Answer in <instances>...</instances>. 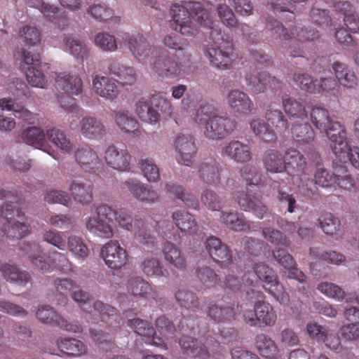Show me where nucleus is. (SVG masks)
Masks as SVG:
<instances>
[{
  "label": "nucleus",
  "instance_id": "24",
  "mask_svg": "<svg viewBox=\"0 0 359 359\" xmlns=\"http://www.w3.org/2000/svg\"><path fill=\"white\" fill-rule=\"evenodd\" d=\"M238 203L243 210L252 212L259 219H263L268 214L267 207L252 195L241 193L238 196Z\"/></svg>",
  "mask_w": 359,
  "mask_h": 359
},
{
  "label": "nucleus",
  "instance_id": "37",
  "mask_svg": "<svg viewBox=\"0 0 359 359\" xmlns=\"http://www.w3.org/2000/svg\"><path fill=\"white\" fill-rule=\"evenodd\" d=\"M33 266L42 273L49 272L50 265L46 260L43 252L40 246L36 243L28 244L25 249Z\"/></svg>",
  "mask_w": 359,
  "mask_h": 359
},
{
  "label": "nucleus",
  "instance_id": "6",
  "mask_svg": "<svg viewBox=\"0 0 359 359\" xmlns=\"http://www.w3.org/2000/svg\"><path fill=\"white\" fill-rule=\"evenodd\" d=\"M160 105L165 107V112L169 114L172 113L173 107L171 103L161 97L158 100L153 98L149 102L144 99L139 100L135 104V112L142 121L156 124L160 120Z\"/></svg>",
  "mask_w": 359,
  "mask_h": 359
},
{
  "label": "nucleus",
  "instance_id": "2",
  "mask_svg": "<svg viewBox=\"0 0 359 359\" xmlns=\"http://www.w3.org/2000/svg\"><path fill=\"white\" fill-rule=\"evenodd\" d=\"M212 42L203 48L204 57L213 67L229 69L233 64L232 38L220 30L212 29L210 33Z\"/></svg>",
  "mask_w": 359,
  "mask_h": 359
},
{
  "label": "nucleus",
  "instance_id": "35",
  "mask_svg": "<svg viewBox=\"0 0 359 359\" xmlns=\"http://www.w3.org/2000/svg\"><path fill=\"white\" fill-rule=\"evenodd\" d=\"M58 348L65 353L79 357L85 354L87 346L80 340L73 338H60L56 341Z\"/></svg>",
  "mask_w": 359,
  "mask_h": 359
},
{
  "label": "nucleus",
  "instance_id": "53",
  "mask_svg": "<svg viewBox=\"0 0 359 359\" xmlns=\"http://www.w3.org/2000/svg\"><path fill=\"white\" fill-rule=\"evenodd\" d=\"M70 191L74 199L81 204H88L91 201L92 188L90 185L74 182L70 185Z\"/></svg>",
  "mask_w": 359,
  "mask_h": 359
},
{
  "label": "nucleus",
  "instance_id": "21",
  "mask_svg": "<svg viewBox=\"0 0 359 359\" xmlns=\"http://www.w3.org/2000/svg\"><path fill=\"white\" fill-rule=\"evenodd\" d=\"M55 81L57 87L68 94L78 95L82 92L83 81L76 73H55Z\"/></svg>",
  "mask_w": 359,
  "mask_h": 359
},
{
  "label": "nucleus",
  "instance_id": "13",
  "mask_svg": "<svg viewBox=\"0 0 359 359\" xmlns=\"http://www.w3.org/2000/svg\"><path fill=\"white\" fill-rule=\"evenodd\" d=\"M233 123L227 118L217 115L210 116L205 124L204 135L210 140H218L232 131Z\"/></svg>",
  "mask_w": 359,
  "mask_h": 359
},
{
  "label": "nucleus",
  "instance_id": "38",
  "mask_svg": "<svg viewBox=\"0 0 359 359\" xmlns=\"http://www.w3.org/2000/svg\"><path fill=\"white\" fill-rule=\"evenodd\" d=\"M180 345L184 352L191 355L193 357L200 359L208 358L209 353L207 346L198 344L191 337L184 336L182 337L180 340Z\"/></svg>",
  "mask_w": 359,
  "mask_h": 359
},
{
  "label": "nucleus",
  "instance_id": "10",
  "mask_svg": "<svg viewBox=\"0 0 359 359\" xmlns=\"http://www.w3.org/2000/svg\"><path fill=\"white\" fill-rule=\"evenodd\" d=\"M128 48L138 62L144 64L153 55L154 49L147 39L140 33L126 35Z\"/></svg>",
  "mask_w": 359,
  "mask_h": 359
},
{
  "label": "nucleus",
  "instance_id": "50",
  "mask_svg": "<svg viewBox=\"0 0 359 359\" xmlns=\"http://www.w3.org/2000/svg\"><path fill=\"white\" fill-rule=\"evenodd\" d=\"M29 6L39 9L50 21L55 22L59 13V8L55 5L49 4L43 0H25Z\"/></svg>",
  "mask_w": 359,
  "mask_h": 359
},
{
  "label": "nucleus",
  "instance_id": "48",
  "mask_svg": "<svg viewBox=\"0 0 359 359\" xmlns=\"http://www.w3.org/2000/svg\"><path fill=\"white\" fill-rule=\"evenodd\" d=\"M250 128L264 142H271L275 140L273 131L269 128L262 118H253L250 122Z\"/></svg>",
  "mask_w": 359,
  "mask_h": 359
},
{
  "label": "nucleus",
  "instance_id": "44",
  "mask_svg": "<svg viewBox=\"0 0 359 359\" xmlns=\"http://www.w3.org/2000/svg\"><path fill=\"white\" fill-rule=\"evenodd\" d=\"M115 121L121 131L126 133H135L138 127L137 119L128 111L120 110L116 112Z\"/></svg>",
  "mask_w": 359,
  "mask_h": 359
},
{
  "label": "nucleus",
  "instance_id": "33",
  "mask_svg": "<svg viewBox=\"0 0 359 359\" xmlns=\"http://www.w3.org/2000/svg\"><path fill=\"white\" fill-rule=\"evenodd\" d=\"M263 163L265 169L271 173H280L286 169L283 156L276 150L266 151L263 157Z\"/></svg>",
  "mask_w": 359,
  "mask_h": 359
},
{
  "label": "nucleus",
  "instance_id": "8",
  "mask_svg": "<svg viewBox=\"0 0 359 359\" xmlns=\"http://www.w3.org/2000/svg\"><path fill=\"white\" fill-rule=\"evenodd\" d=\"M72 297L84 311H88L94 315L100 314L102 319L105 316H110L116 314L115 309L111 306L104 305L100 301L92 303L90 295L77 286L72 292Z\"/></svg>",
  "mask_w": 359,
  "mask_h": 359
},
{
  "label": "nucleus",
  "instance_id": "28",
  "mask_svg": "<svg viewBox=\"0 0 359 359\" xmlns=\"http://www.w3.org/2000/svg\"><path fill=\"white\" fill-rule=\"evenodd\" d=\"M197 176L201 182L208 185H217L220 183V173L214 161L202 163L198 167Z\"/></svg>",
  "mask_w": 359,
  "mask_h": 359
},
{
  "label": "nucleus",
  "instance_id": "30",
  "mask_svg": "<svg viewBox=\"0 0 359 359\" xmlns=\"http://www.w3.org/2000/svg\"><path fill=\"white\" fill-rule=\"evenodd\" d=\"M165 260L172 266L183 270L186 268L187 262L184 254L173 243L167 242L163 248Z\"/></svg>",
  "mask_w": 359,
  "mask_h": 359
},
{
  "label": "nucleus",
  "instance_id": "39",
  "mask_svg": "<svg viewBox=\"0 0 359 359\" xmlns=\"http://www.w3.org/2000/svg\"><path fill=\"white\" fill-rule=\"evenodd\" d=\"M327 137L332 142L331 147L334 154H335V147H341L342 143H347L348 141L346 138V133L343 126L337 121H332L324 128Z\"/></svg>",
  "mask_w": 359,
  "mask_h": 359
},
{
  "label": "nucleus",
  "instance_id": "41",
  "mask_svg": "<svg viewBox=\"0 0 359 359\" xmlns=\"http://www.w3.org/2000/svg\"><path fill=\"white\" fill-rule=\"evenodd\" d=\"M75 158L78 164L85 170H93L100 163L97 154L88 148L78 149L75 153Z\"/></svg>",
  "mask_w": 359,
  "mask_h": 359
},
{
  "label": "nucleus",
  "instance_id": "3",
  "mask_svg": "<svg viewBox=\"0 0 359 359\" xmlns=\"http://www.w3.org/2000/svg\"><path fill=\"white\" fill-rule=\"evenodd\" d=\"M0 215L4 220L3 232L8 238L20 240L31 233L30 222L20 203L4 204Z\"/></svg>",
  "mask_w": 359,
  "mask_h": 359
},
{
  "label": "nucleus",
  "instance_id": "11",
  "mask_svg": "<svg viewBox=\"0 0 359 359\" xmlns=\"http://www.w3.org/2000/svg\"><path fill=\"white\" fill-rule=\"evenodd\" d=\"M104 159L110 168L124 172L129 169L131 156L126 149L111 144L104 150Z\"/></svg>",
  "mask_w": 359,
  "mask_h": 359
},
{
  "label": "nucleus",
  "instance_id": "52",
  "mask_svg": "<svg viewBox=\"0 0 359 359\" xmlns=\"http://www.w3.org/2000/svg\"><path fill=\"white\" fill-rule=\"evenodd\" d=\"M20 40L27 46H34L41 43V35L40 31L34 26L26 25L19 31Z\"/></svg>",
  "mask_w": 359,
  "mask_h": 359
},
{
  "label": "nucleus",
  "instance_id": "61",
  "mask_svg": "<svg viewBox=\"0 0 359 359\" xmlns=\"http://www.w3.org/2000/svg\"><path fill=\"white\" fill-rule=\"evenodd\" d=\"M323 231L328 235L335 236L340 232V222L339 219L331 213H327L322 217L320 221Z\"/></svg>",
  "mask_w": 359,
  "mask_h": 359
},
{
  "label": "nucleus",
  "instance_id": "4",
  "mask_svg": "<svg viewBox=\"0 0 359 359\" xmlns=\"http://www.w3.org/2000/svg\"><path fill=\"white\" fill-rule=\"evenodd\" d=\"M114 208L108 205H101L96 209L95 213L86 219L87 230L95 236L102 238H111L115 233L113 222Z\"/></svg>",
  "mask_w": 359,
  "mask_h": 359
},
{
  "label": "nucleus",
  "instance_id": "9",
  "mask_svg": "<svg viewBox=\"0 0 359 359\" xmlns=\"http://www.w3.org/2000/svg\"><path fill=\"white\" fill-rule=\"evenodd\" d=\"M25 64L30 65L26 71V79L34 88H46L48 81L43 73L37 67L40 63V55L38 53L31 54L29 52L23 53Z\"/></svg>",
  "mask_w": 359,
  "mask_h": 359
},
{
  "label": "nucleus",
  "instance_id": "7",
  "mask_svg": "<svg viewBox=\"0 0 359 359\" xmlns=\"http://www.w3.org/2000/svg\"><path fill=\"white\" fill-rule=\"evenodd\" d=\"M101 256L105 264L111 269L117 270L124 266L128 259V255L118 241L111 240L101 248Z\"/></svg>",
  "mask_w": 359,
  "mask_h": 359
},
{
  "label": "nucleus",
  "instance_id": "26",
  "mask_svg": "<svg viewBox=\"0 0 359 359\" xmlns=\"http://www.w3.org/2000/svg\"><path fill=\"white\" fill-rule=\"evenodd\" d=\"M269 29H274L275 32L283 36L285 39H291L297 37L298 40L313 41L319 36L318 32L315 30H304L302 29H295L289 33L282 25L277 20H273L271 25H269Z\"/></svg>",
  "mask_w": 359,
  "mask_h": 359
},
{
  "label": "nucleus",
  "instance_id": "34",
  "mask_svg": "<svg viewBox=\"0 0 359 359\" xmlns=\"http://www.w3.org/2000/svg\"><path fill=\"white\" fill-rule=\"evenodd\" d=\"M63 50L78 58H83L88 54V48L84 41L74 35L66 36L63 39Z\"/></svg>",
  "mask_w": 359,
  "mask_h": 359
},
{
  "label": "nucleus",
  "instance_id": "56",
  "mask_svg": "<svg viewBox=\"0 0 359 359\" xmlns=\"http://www.w3.org/2000/svg\"><path fill=\"white\" fill-rule=\"evenodd\" d=\"M221 219L227 226L235 231H246L250 229L243 217L237 212H223Z\"/></svg>",
  "mask_w": 359,
  "mask_h": 359
},
{
  "label": "nucleus",
  "instance_id": "64",
  "mask_svg": "<svg viewBox=\"0 0 359 359\" xmlns=\"http://www.w3.org/2000/svg\"><path fill=\"white\" fill-rule=\"evenodd\" d=\"M142 271L150 277H160L163 275V269L158 259L154 257H146L141 265Z\"/></svg>",
  "mask_w": 359,
  "mask_h": 359
},
{
  "label": "nucleus",
  "instance_id": "45",
  "mask_svg": "<svg viewBox=\"0 0 359 359\" xmlns=\"http://www.w3.org/2000/svg\"><path fill=\"white\" fill-rule=\"evenodd\" d=\"M255 347L259 354L265 358H274L278 352L277 346L269 336L261 334L257 336Z\"/></svg>",
  "mask_w": 359,
  "mask_h": 359
},
{
  "label": "nucleus",
  "instance_id": "14",
  "mask_svg": "<svg viewBox=\"0 0 359 359\" xmlns=\"http://www.w3.org/2000/svg\"><path fill=\"white\" fill-rule=\"evenodd\" d=\"M124 186L135 198L143 203L153 204L158 199V193L139 180L128 179Z\"/></svg>",
  "mask_w": 359,
  "mask_h": 359
},
{
  "label": "nucleus",
  "instance_id": "1",
  "mask_svg": "<svg viewBox=\"0 0 359 359\" xmlns=\"http://www.w3.org/2000/svg\"><path fill=\"white\" fill-rule=\"evenodd\" d=\"M170 25L173 29L185 36H194L198 25L212 29L213 20L209 11L200 2L189 1L173 4L170 10Z\"/></svg>",
  "mask_w": 359,
  "mask_h": 359
},
{
  "label": "nucleus",
  "instance_id": "49",
  "mask_svg": "<svg viewBox=\"0 0 359 359\" xmlns=\"http://www.w3.org/2000/svg\"><path fill=\"white\" fill-rule=\"evenodd\" d=\"M172 219L176 226L181 231L187 233L195 231L196 222L191 214L187 212L177 211L172 214Z\"/></svg>",
  "mask_w": 359,
  "mask_h": 359
},
{
  "label": "nucleus",
  "instance_id": "60",
  "mask_svg": "<svg viewBox=\"0 0 359 359\" xmlns=\"http://www.w3.org/2000/svg\"><path fill=\"white\" fill-rule=\"evenodd\" d=\"M337 175L327 170L324 168H318L314 175L315 183L322 187H331L337 182Z\"/></svg>",
  "mask_w": 359,
  "mask_h": 359
},
{
  "label": "nucleus",
  "instance_id": "31",
  "mask_svg": "<svg viewBox=\"0 0 359 359\" xmlns=\"http://www.w3.org/2000/svg\"><path fill=\"white\" fill-rule=\"evenodd\" d=\"M332 69L339 83L345 88H351L357 84V77L354 72L346 65L336 61L332 64Z\"/></svg>",
  "mask_w": 359,
  "mask_h": 359
},
{
  "label": "nucleus",
  "instance_id": "62",
  "mask_svg": "<svg viewBox=\"0 0 359 359\" xmlns=\"http://www.w3.org/2000/svg\"><path fill=\"white\" fill-rule=\"evenodd\" d=\"M168 191L182 200L189 208L196 209L198 202L196 198L191 193L184 191L179 186H168Z\"/></svg>",
  "mask_w": 359,
  "mask_h": 359
},
{
  "label": "nucleus",
  "instance_id": "18",
  "mask_svg": "<svg viewBox=\"0 0 359 359\" xmlns=\"http://www.w3.org/2000/svg\"><path fill=\"white\" fill-rule=\"evenodd\" d=\"M273 256L278 263L284 269V273L289 278L299 283H304L306 276L296 267V263L291 255L283 249L278 248L273 251Z\"/></svg>",
  "mask_w": 359,
  "mask_h": 359
},
{
  "label": "nucleus",
  "instance_id": "47",
  "mask_svg": "<svg viewBox=\"0 0 359 359\" xmlns=\"http://www.w3.org/2000/svg\"><path fill=\"white\" fill-rule=\"evenodd\" d=\"M46 134L37 127H29L25 129L22 133V140L28 144L39 149L42 147L46 141Z\"/></svg>",
  "mask_w": 359,
  "mask_h": 359
},
{
  "label": "nucleus",
  "instance_id": "25",
  "mask_svg": "<svg viewBox=\"0 0 359 359\" xmlns=\"http://www.w3.org/2000/svg\"><path fill=\"white\" fill-rule=\"evenodd\" d=\"M0 271L4 278L11 283L25 286L31 280V276L27 271L21 270L18 266L4 264L0 266Z\"/></svg>",
  "mask_w": 359,
  "mask_h": 359
},
{
  "label": "nucleus",
  "instance_id": "55",
  "mask_svg": "<svg viewBox=\"0 0 359 359\" xmlns=\"http://www.w3.org/2000/svg\"><path fill=\"white\" fill-rule=\"evenodd\" d=\"M94 43L97 47L105 52H114L117 49L115 36L107 32H101L96 34Z\"/></svg>",
  "mask_w": 359,
  "mask_h": 359
},
{
  "label": "nucleus",
  "instance_id": "32",
  "mask_svg": "<svg viewBox=\"0 0 359 359\" xmlns=\"http://www.w3.org/2000/svg\"><path fill=\"white\" fill-rule=\"evenodd\" d=\"M337 11L344 15V22L346 27L352 32L358 29L359 16L355 12L352 5L347 1H339L334 4Z\"/></svg>",
  "mask_w": 359,
  "mask_h": 359
},
{
  "label": "nucleus",
  "instance_id": "29",
  "mask_svg": "<svg viewBox=\"0 0 359 359\" xmlns=\"http://www.w3.org/2000/svg\"><path fill=\"white\" fill-rule=\"evenodd\" d=\"M341 145V147H335V156L341 163L349 161L354 168L359 170V147L349 141Z\"/></svg>",
  "mask_w": 359,
  "mask_h": 359
},
{
  "label": "nucleus",
  "instance_id": "59",
  "mask_svg": "<svg viewBox=\"0 0 359 359\" xmlns=\"http://www.w3.org/2000/svg\"><path fill=\"white\" fill-rule=\"evenodd\" d=\"M42 239L44 242L55 246L60 250L65 251L67 249L65 238L62 236V233L57 230H45L42 234Z\"/></svg>",
  "mask_w": 359,
  "mask_h": 359
},
{
  "label": "nucleus",
  "instance_id": "19",
  "mask_svg": "<svg viewBox=\"0 0 359 359\" xmlns=\"http://www.w3.org/2000/svg\"><path fill=\"white\" fill-rule=\"evenodd\" d=\"M150 67L154 73L162 78H175L181 71L178 63L167 56L155 57L151 62Z\"/></svg>",
  "mask_w": 359,
  "mask_h": 359
},
{
  "label": "nucleus",
  "instance_id": "58",
  "mask_svg": "<svg viewBox=\"0 0 359 359\" xmlns=\"http://www.w3.org/2000/svg\"><path fill=\"white\" fill-rule=\"evenodd\" d=\"M311 121L314 126L320 130H323L332 121L329 117L327 110L318 107H315L311 109Z\"/></svg>",
  "mask_w": 359,
  "mask_h": 359
},
{
  "label": "nucleus",
  "instance_id": "43",
  "mask_svg": "<svg viewBox=\"0 0 359 359\" xmlns=\"http://www.w3.org/2000/svg\"><path fill=\"white\" fill-rule=\"evenodd\" d=\"M273 81V78L266 74L257 76L247 74L245 76L246 85L250 90L255 94L264 93L267 89V84Z\"/></svg>",
  "mask_w": 359,
  "mask_h": 359
},
{
  "label": "nucleus",
  "instance_id": "51",
  "mask_svg": "<svg viewBox=\"0 0 359 359\" xmlns=\"http://www.w3.org/2000/svg\"><path fill=\"white\" fill-rule=\"evenodd\" d=\"M56 294L55 301L58 304H65L67 302V296L70 292L72 293L76 288V284L69 279H58L55 283Z\"/></svg>",
  "mask_w": 359,
  "mask_h": 359
},
{
  "label": "nucleus",
  "instance_id": "27",
  "mask_svg": "<svg viewBox=\"0 0 359 359\" xmlns=\"http://www.w3.org/2000/svg\"><path fill=\"white\" fill-rule=\"evenodd\" d=\"M259 325L273 326L277 320V314L273 306L268 302L260 299L255 302Z\"/></svg>",
  "mask_w": 359,
  "mask_h": 359
},
{
  "label": "nucleus",
  "instance_id": "42",
  "mask_svg": "<svg viewBox=\"0 0 359 359\" xmlns=\"http://www.w3.org/2000/svg\"><path fill=\"white\" fill-rule=\"evenodd\" d=\"M109 71L112 74L117 76L123 85H132L136 81L135 72L131 67L114 62L110 65Z\"/></svg>",
  "mask_w": 359,
  "mask_h": 359
},
{
  "label": "nucleus",
  "instance_id": "57",
  "mask_svg": "<svg viewBox=\"0 0 359 359\" xmlns=\"http://www.w3.org/2000/svg\"><path fill=\"white\" fill-rule=\"evenodd\" d=\"M139 165L143 175L149 182H156L160 179L158 168L152 159H141Z\"/></svg>",
  "mask_w": 359,
  "mask_h": 359
},
{
  "label": "nucleus",
  "instance_id": "20",
  "mask_svg": "<svg viewBox=\"0 0 359 359\" xmlns=\"http://www.w3.org/2000/svg\"><path fill=\"white\" fill-rule=\"evenodd\" d=\"M46 137L53 151L68 154L73 151L74 144L63 130L55 128L49 129L46 131Z\"/></svg>",
  "mask_w": 359,
  "mask_h": 359
},
{
  "label": "nucleus",
  "instance_id": "46",
  "mask_svg": "<svg viewBox=\"0 0 359 359\" xmlns=\"http://www.w3.org/2000/svg\"><path fill=\"white\" fill-rule=\"evenodd\" d=\"M283 107L285 112L290 116L304 119L307 117L305 106L301 102L291 97L283 99Z\"/></svg>",
  "mask_w": 359,
  "mask_h": 359
},
{
  "label": "nucleus",
  "instance_id": "54",
  "mask_svg": "<svg viewBox=\"0 0 359 359\" xmlns=\"http://www.w3.org/2000/svg\"><path fill=\"white\" fill-rule=\"evenodd\" d=\"M286 168H291L301 172L305 168L306 162L304 156L297 150L290 148L285 151Z\"/></svg>",
  "mask_w": 359,
  "mask_h": 359
},
{
  "label": "nucleus",
  "instance_id": "40",
  "mask_svg": "<svg viewBox=\"0 0 359 359\" xmlns=\"http://www.w3.org/2000/svg\"><path fill=\"white\" fill-rule=\"evenodd\" d=\"M0 108L3 111H12L18 118L24 121H29L33 118V114L25 106L19 104L11 97H3L0 99Z\"/></svg>",
  "mask_w": 359,
  "mask_h": 359
},
{
  "label": "nucleus",
  "instance_id": "12",
  "mask_svg": "<svg viewBox=\"0 0 359 359\" xmlns=\"http://www.w3.org/2000/svg\"><path fill=\"white\" fill-rule=\"evenodd\" d=\"M226 100L229 108L238 114H249L255 109V103L249 95L237 88L230 90Z\"/></svg>",
  "mask_w": 359,
  "mask_h": 359
},
{
  "label": "nucleus",
  "instance_id": "63",
  "mask_svg": "<svg viewBox=\"0 0 359 359\" xmlns=\"http://www.w3.org/2000/svg\"><path fill=\"white\" fill-rule=\"evenodd\" d=\"M176 301L183 307L187 309L196 308L198 305V301L195 294L186 289H180L175 294Z\"/></svg>",
  "mask_w": 359,
  "mask_h": 359
},
{
  "label": "nucleus",
  "instance_id": "15",
  "mask_svg": "<svg viewBox=\"0 0 359 359\" xmlns=\"http://www.w3.org/2000/svg\"><path fill=\"white\" fill-rule=\"evenodd\" d=\"M177 162L186 166H191L196 154L194 139L190 135H179L175 141Z\"/></svg>",
  "mask_w": 359,
  "mask_h": 359
},
{
  "label": "nucleus",
  "instance_id": "36",
  "mask_svg": "<svg viewBox=\"0 0 359 359\" xmlns=\"http://www.w3.org/2000/svg\"><path fill=\"white\" fill-rule=\"evenodd\" d=\"M67 247L70 254L79 262H83L89 255V248L80 236L72 235L67 238Z\"/></svg>",
  "mask_w": 359,
  "mask_h": 359
},
{
  "label": "nucleus",
  "instance_id": "5",
  "mask_svg": "<svg viewBox=\"0 0 359 359\" xmlns=\"http://www.w3.org/2000/svg\"><path fill=\"white\" fill-rule=\"evenodd\" d=\"M252 269L257 278L263 283V286L281 304H287L290 295L280 283L273 269L265 263H256Z\"/></svg>",
  "mask_w": 359,
  "mask_h": 359
},
{
  "label": "nucleus",
  "instance_id": "23",
  "mask_svg": "<svg viewBox=\"0 0 359 359\" xmlns=\"http://www.w3.org/2000/svg\"><path fill=\"white\" fill-rule=\"evenodd\" d=\"M223 153L237 163L248 162L252 158L251 148L248 144L238 140L230 142L224 147Z\"/></svg>",
  "mask_w": 359,
  "mask_h": 359
},
{
  "label": "nucleus",
  "instance_id": "22",
  "mask_svg": "<svg viewBox=\"0 0 359 359\" xmlns=\"http://www.w3.org/2000/svg\"><path fill=\"white\" fill-rule=\"evenodd\" d=\"M93 89L97 95L107 100H114L118 95L115 81L104 76L96 75L93 78Z\"/></svg>",
  "mask_w": 359,
  "mask_h": 359
},
{
  "label": "nucleus",
  "instance_id": "17",
  "mask_svg": "<svg viewBox=\"0 0 359 359\" xmlns=\"http://www.w3.org/2000/svg\"><path fill=\"white\" fill-rule=\"evenodd\" d=\"M79 131L84 138L89 140H100L106 135V128L101 120L90 116L81 118Z\"/></svg>",
  "mask_w": 359,
  "mask_h": 359
},
{
  "label": "nucleus",
  "instance_id": "16",
  "mask_svg": "<svg viewBox=\"0 0 359 359\" xmlns=\"http://www.w3.org/2000/svg\"><path fill=\"white\" fill-rule=\"evenodd\" d=\"M128 325L137 334L142 337V340H144L145 343L162 348H166L164 340L161 337L156 335L154 329L149 327L146 321L140 318H133L128 320Z\"/></svg>",
  "mask_w": 359,
  "mask_h": 359
}]
</instances>
